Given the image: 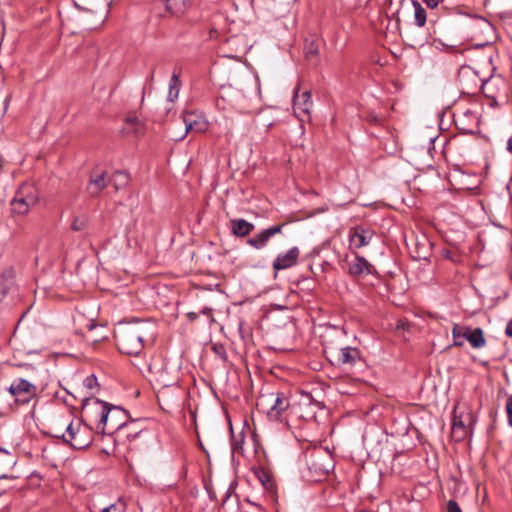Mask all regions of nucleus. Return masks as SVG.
I'll return each instance as SVG.
<instances>
[{
    "label": "nucleus",
    "mask_w": 512,
    "mask_h": 512,
    "mask_svg": "<svg viewBox=\"0 0 512 512\" xmlns=\"http://www.w3.org/2000/svg\"><path fill=\"white\" fill-rule=\"evenodd\" d=\"M258 88L256 79L244 68L231 72L228 83L219 88L217 106L239 113H251L256 109Z\"/></svg>",
    "instance_id": "1"
},
{
    "label": "nucleus",
    "mask_w": 512,
    "mask_h": 512,
    "mask_svg": "<svg viewBox=\"0 0 512 512\" xmlns=\"http://www.w3.org/2000/svg\"><path fill=\"white\" fill-rule=\"evenodd\" d=\"M150 334V325L142 320L118 323L114 330L116 346L120 353L138 356L143 348L145 338Z\"/></svg>",
    "instance_id": "2"
},
{
    "label": "nucleus",
    "mask_w": 512,
    "mask_h": 512,
    "mask_svg": "<svg viewBox=\"0 0 512 512\" xmlns=\"http://www.w3.org/2000/svg\"><path fill=\"white\" fill-rule=\"evenodd\" d=\"M94 403L100 407V411L97 412L96 420L98 422L97 429L101 430L102 434H105V427L107 424L110 425L112 432L120 431L128 426V422L132 424L135 420L130 418L128 411L120 406L111 405L100 399L94 398Z\"/></svg>",
    "instance_id": "3"
},
{
    "label": "nucleus",
    "mask_w": 512,
    "mask_h": 512,
    "mask_svg": "<svg viewBox=\"0 0 512 512\" xmlns=\"http://www.w3.org/2000/svg\"><path fill=\"white\" fill-rule=\"evenodd\" d=\"M166 376V366H163L160 370L159 378L157 379L160 388L157 391L156 397L161 409L165 412L171 413L178 405L183 391L178 385L176 379L168 380Z\"/></svg>",
    "instance_id": "4"
},
{
    "label": "nucleus",
    "mask_w": 512,
    "mask_h": 512,
    "mask_svg": "<svg viewBox=\"0 0 512 512\" xmlns=\"http://www.w3.org/2000/svg\"><path fill=\"white\" fill-rule=\"evenodd\" d=\"M38 200L39 195L36 187L31 183H23L10 202L11 214L13 216L26 215Z\"/></svg>",
    "instance_id": "5"
},
{
    "label": "nucleus",
    "mask_w": 512,
    "mask_h": 512,
    "mask_svg": "<svg viewBox=\"0 0 512 512\" xmlns=\"http://www.w3.org/2000/svg\"><path fill=\"white\" fill-rule=\"evenodd\" d=\"M61 438L72 448L81 450L92 444L94 440V432L86 423H78L74 426L71 422L66 427V433L61 434Z\"/></svg>",
    "instance_id": "6"
},
{
    "label": "nucleus",
    "mask_w": 512,
    "mask_h": 512,
    "mask_svg": "<svg viewBox=\"0 0 512 512\" xmlns=\"http://www.w3.org/2000/svg\"><path fill=\"white\" fill-rule=\"evenodd\" d=\"M466 36L472 40L473 38H480L485 36V42L479 43L481 46H489L493 44L495 36V28L490 21L482 16H470L464 25Z\"/></svg>",
    "instance_id": "7"
},
{
    "label": "nucleus",
    "mask_w": 512,
    "mask_h": 512,
    "mask_svg": "<svg viewBox=\"0 0 512 512\" xmlns=\"http://www.w3.org/2000/svg\"><path fill=\"white\" fill-rule=\"evenodd\" d=\"M307 467L313 480L320 481L333 469V459L327 451L317 449L307 457Z\"/></svg>",
    "instance_id": "8"
},
{
    "label": "nucleus",
    "mask_w": 512,
    "mask_h": 512,
    "mask_svg": "<svg viewBox=\"0 0 512 512\" xmlns=\"http://www.w3.org/2000/svg\"><path fill=\"white\" fill-rule=\"evenodd\" d=\"M7 391L20 405L28 404L37 397V386L24 378L15 379Z\"/></svg>",
    "instance_id": "9"
},
{
    "label": "nucleus",
    "mask_w": 512,
    "mask_h": 512,
    "mask_svg": "<svg viewBox=\"0 0 512 512\" xmlns=\"http://www.w3.org/2000/svg\"><path fill=\"white\" fill-rule=\"evenodd\" d=\"M458 82L464 94H475L479 91L482 78L470 66H462L458 71Z\"/></svg>",
    "instance_id": "10"
},
{
    "label": "nucleus",
    "mask_w": 512,
    "mask_h": 512,
    "mask_svg": "<svg viewBox=\"0 0 512 512\" xmlns=\"http://www.w3.org/2000/svg\"><path fill=\"white\" fill-rule=\"evenodd\" d=\"M334 358V364L338 367L352 368L363 363L360 350L351 346L340 348Z\"/></svg>",
    "instance_id": "11"
},
{
    "label": "nucleus",
    "mask_w": 512,
    "mask_h": 512,
    "mask_svg": "<svg viewBox=\"0 0 512 512\" xmlns=\"http://www.w3.org/2000/svg\"><path fill=\"white\" fill-rule=\"evenodd\" d=\"M286 223H280L261 230L247 240V244L256 250L265 248L272 237L280 234Z\"/></svg>",
    "instance_id": "12"
},
{
    "label": "nucleus",
    "mask_w": 512,
    "mask_h": 512,
    "mask_svg": "<svg viewBox=\"0 0 512 512\" xmlns=\"http://www.w3.org/2000/svg\"><path fill=\"white\" fill-rule=\"evenodd\" d=\"M348 269L347 272L352 277H362L365 275H375L377 274L374 266L367 261V259L363 256L355 254V257L347 261Z\"/></svg>",
    "instance_id": "13"
},
{
    "label": "nucleus",
    "mask_w": 512,
    "mask_h": 512,
    "mask_svg": "<svg viewBox=\"0 0 512 512\" xmlns=\"http://www.w3.org/2000/svg\"><path fill=\"white\" fill-rule=\"evenodd\" d=\"M505 87V80L501 76H491L487 79L482 78L479 91H482L485 97L495 101L500 95V90Z\"/></svg>",
    "instance_id": "14"
},
{
    "label": "nucleus",
    "mask_w": 512,
    "mask_h": 512,
    "mask_svg": "<svg viewBox=\"0 0 512 512\" xmlns=\"http://www.w3.org/2000/svg\"><path fill=\"white\" fill-rule=\"evenodd\" d=\"M373 231L363 225H358L350 229L349 242L350 246L354 248H361L367 246L372 237Z\"/></svg>",
    "instance_id": "15"
},
{
    "label": "nucleus",
    "mask_w": 512,
    "mask_h": 512,
    "mask_svg": "<svg viewBox=\"0 0 512 512\" xmlns=\"http://www.w3.org/2000/svg\"><path fill=\"white\" fill-rule=\"evenodd\" d=\"M300 255L298 247H292L285 253H280L273 260L272 267L275 271L285 270L296 265Z\"/></svg>",
    "instance_id": "16"
},
{
    "label": "nucleus",
    "mask_w": 512,
    "mask_h": 512,
    "mask_svg": "<svg viewBox=\"0 0 512 512\" xmlns=\"http://www.w3.org/2000/svg\"><path fill=\"white\" fill-rule=\"evenodd\" d=\"M290 407L289 398L282 392H275L270 421H281L283 413Z\"/></svg>",
    "instance_id": "17"
},
{
    "label": "nucleus",
    "mask_w": 512,
    "mask_h": 512,
    "mask_svg": "<svg viewBox=\"0 0 512 512\" xmlns=\"http://www.w3.org/2000/svg\"><path fill=\"white\" fill-rule=\"evenodd\" d=\"M109 184L110 182L109 177H107V172L103 171L101 173H92L87 185V191L91 197H97Z\"/></svg>",
    "instance_id": "18"
},
{
    "label": "nucleus",
    "mask_w": 512,
    "mask_h": 512,
    "mask_svg": "<svg viewBox=\"0 0 512 512\" xmlns=\"http://www.w3.org/2000/svg\"><path fill=\"white\" fill-rule=\"evenodd\" d=\"M183 121L186 133L189 131L205 132L208 129V122L202 116H197L191 112L184 115Z\"/></svg>",
    "instance_id": "19"
},
{
    "label": "nucleus",
    "mask_w": 512,
    "mask_h": 512,
    "mask_svg": "<svg viewBox=\"0 0 512 512\" xmlns=\"http://www.w3.org/2000/svg\"><path fill=\"white\" fill-rule=\"evenodd\" d=\"M293 106L295 110H299L309 115L313 106L311 92L306 90L301 95H298L297 89L293 97Z\"/></svg>",
    "instance_id": "20"
},
{
    "label": "nucleus",
    "mask_w": 512,
    "mask_h": 512,
    "mask_svg": "<svg viewBox=\"0 0 512 512\" xmlns=\"http://www.w3.org/2000/svg\"><path fill=\"white\" fill-rule=\"evenodd\" d=\"M15 282V272L12 267H6L0 273V301L7 295Z\"/></svg>",
    "instance_id": "21"
},
{
    "label": "nucleus",
    "mask_w": 512,
    "mask_h": 512,
    "mask_svg": "<svg viewBox=\"0 0 512 512\" xmlns=\"http://www.w3.org/2000/svg\"><path fill=\"white\" fill-rule=\"evenodd\" d=\"M231 233L236 237H246L248 236L254 229L255 226L253 223L246 221L245 219H231Z\"/></svg>",
    "instance_id": "22"
},
{
    "label": "nucleus",
    "mask_w": 512,
    "mask_h": 512,
    "mask_svg": "<svg viewBox=\"0 0 512 512\" xmlns=\"http://www.w3.org/2000/svg\"><path fill=\"white\" fill-rule=\"evenodd\" d=\"M275 392L261 393L256 401L258 411L267 415L270 418Z\"/></svg>",
    "instance_id": "23"
},
{
    "label": "nucleus",
    "mask_w": 512,
    "mask_h": 512,
    "mask_svg": "<svg viewBox=\"0 0 512 512\" xmlns=\"http://www.w3.org/2000/svg\"><path fill=\"white\" fill-rule=\"evenodd\" d=\"M192 0H165L166 10L172 15L180 16L186 12Z\"/></svg>",
    "instance_id": "24"
},
{
    "label": "nucleus",
    "mask_w": 512,
    "mask_h": 512,
    "mask_svg": "<svg viewBox=\"0 0 512 512\" xmlns=\"http://www.w3.org/2000/svg\"><path fill=\"white\" fill-rule=\"evenodd\" d=\"M130 176L125 171H115L109 176V182L114 187L115 191H118L128 185Z\"/></svg>",
    "instance_id": "25"
},
{
    "label": "nucleus",
    "mask_w": 512,
    "mask_h": 512,
    "mask_svg": "<svg viewBox=\"0 0 512 512\" xmlns=\"http://www.w3.org/2000/svg\"><path fill=\"white\" fill-rule=\"evenodd\" d=\"M303 51L306 59L310 61H316L319 54V40L306 39Z\"/></svg>",
    "instance_id": "26"
},
{
    "label": "nucleus",
    "mask_w": 512,
    "mask_h": 512,
    "mask_svg": "<svg viewBox=\"0 0 512 512\" xmlns=\"http://www.w3.org/2000/svg\"><path fill=\"white\" fill-rule=\"evenodd\" d=\"M412 5L414 8L415 24L419 27H423L427 20V13L418 1L412 0Z\"/></svg>",
    "instance_id": "27"
},
{
    "label": "nucleus",
    "mask_w": 512,
    "mask_h": 512,
    "mask_svg": "<svg viewBox=\"0 0 512 512\" xmlns=\"http://www.w3.org/2000/svg\"><path fill=\"white\" fill-rule=\"evenodd\" d=\"M469 343L473 348H481L485 345L486 341L484 338V333L481 328H474L473 332L469 333Z\"/></svg>",
    "instance_id": "28"
},
{
    "label": "nucleus",
    "mask_w": 512,
    "mask_h": 512,
    "mask_svg": "<svg viewBox=\"0 0 512 512\" xmlns=\"http://www.w3.org/2000/svg\"><path fill=\"white\" fill-rule=\"evenodd\" d=\"M230 430H231V433H233L232 426H230ZM243 443H244L243 431H241L238 435L232 434V436H231L232 453L233 454L237 453V454L243 455V452H244Z\"/></svg>",
    "instance_id": "29"
},
{
    "label": "nucleus",
    "mask_w": 512,
    "mask_h": 512,
    "mask_svg": "<svg viewBox=\"0 0 512 512\" xmlns=\"http://www.w3.org/2000/svg\"><path fill=\"white\" fill-rule=\"evenodd\" d=\"M461 331H463V326L459 324H454L452 328V337H453V345L457 347H461L464 344V339L462 337Z\"/></svg>",
    "instance_id": "30"
},
{
    "label": "nucleus",
    "mask_w": 512,
    "mask_h": 512,
    "mask_svg": "<svg viewBox=\"0 0 512 512\" xmlns=\"http://www.w3.org/2000/svg\"><path fill=\"white\" fill-rule=\"evenodd\" d=\"M254 473L265 488L272 486L271 477L263 468L256 469Z\"/></svg>",
    "instance_id": "31"
},
{
    "label": "nucleus",
    "mask_w": 512,
    "mask_h": 512,
    "mask_svg": "<svg viewBox=\"0 0 512 512\" xmlns=\"http://www.w3.org/2000/svg\"><path fill=\"white\" fill-rule=\"evenodd\" d=\"M125 123L127 125H131L133 127V132L135 134H139L142 132L143 125L140 122L139 118L135 115H130L125 118Z\"/></svg>",
    "instance_id": "32"
},
{
    "label": "nucleus",
    "mask_w": 512,
    "mask_h": 512,
    "mask_svg": "<svg viewBox=\"0 0 512 512\" xmlns=\"http://www.w3.org/2000/svg\"><path fill=\"white\" fill-rule=\"evenodd\" d=\"M88 226V219L86 216H79V217H75L72 224H71V229L73 231H82L84 229H86Z\"/></svg>",
    "instance_id": "33"
},
{
    "label": "nucleus",
    "mask_w": 512,
    "mask_h": 512,
    "mask_svg": "<svg viewBox=\"0 0 512 512\" xmlns=\"http://www.w3.org/2000/svg\"><path fill=\"white\" fill-rule=\"evenodd\" d=\"M126 503L122 499H118L117 502L103 508L101 512H125Z\"/></svg>",
    "instance_id": "34"
},
{
    "label": "nucleus",
    "mask_w": 512,
    "mask_h": 512,
    "mask_svg": "<svg viewBox=\"0 0 512 512\" xmlns=\"http://www.w3.org/2000/svg\"><path fill=\"white\" fill-rule=\"evenodd\" d=\"M180 73L176 72V70L173 71V74L169 81V90H179L180 87V79H179Z\"/></svg>",
    "instance_id": "35"
},
{
    "label": "nucleus",
    "mask_w": 512,
    "mask_h": 512,
    "mask_svg": "<svg viewBox=\"0 0 512 512\" xmlns=\"http://www.w3.org/2000/svg\"><path fill=\"white\" fill-rule=\"evenodd\" d=\"M83 385L85 388H87L88 390H92L93 388H95L96 386H98V380H97V377L95 375H89L87 376L84 381H83Z\"/></svg>",
    "instance_id": "36"
},
{
    "label": "nucleus",
    "mask_w": 512,
    "mask_h": 512,
    "mask_svg": "<svg viewBox=\"0 0 512 512\" xmlns=\"http://www.w3.org/2000/svg\"><path fill=\"white\" fill-rule=\"evenodd\" d=\"M505 408L508 416V425L512 427V395L508 396Z\"/></svg>",
    "instance_id": "37"
},
{
    "label": "nucleus",
    "mask_w": 512,
    "mask_h": 512,
    "mask_svg": "<svg viewBox=\"0 0 512 512\" xmlns=\"http://www.w3.org/2000/svg\"><path fill=\"white\" fill-rule=\"evenodd\" d=\"M453 432H456L458 429H461L463 432H465V426L463 421L461 420V417L454 416L453 424H452Z\"/></svg>",
    "instance_id": "38"
},
{
    "label": "nucleus",
    "mask_w": 512,
    "mask_h": 512,
    "mask_svg": "<svg viewBox=\"0 0 512 512\" xmlns=\"http://www.w3.org/2000/svg\"><path fill=\"white\" fill-rule=\"evenodd\" d=\"M446 510H447V512H462L458 503L453 499H451L447 502Z\"/></svg>",
    "instance_id": "39"
},
{
    "label": "nucleus",
    "mask_w": 512,
    "mask_h": 512,
    "mask_svg": "<svg viewBox=\"0 0 512 512\" xmlns=\"http://www.w3.org/2000/svg\"><path fill=\"white\" fill-rule=\"evenodd\" d=\"M213 350H214L215 354L218 355L222 360H226L227 354H226L224 346L214 345Z\"/></svg>",
    "instance_id": "40"
},
{
    "label": "nucleus",
    "mask_w": 512,
    "mask_h": 512,
    "mask_svg": "<svg viewBox=\"0 0 512 512\" xmlns=\"http://www.w3.org/2000/svg\"><path fill=\"white\" fill-rule=\"evenodd\" d=\"M423 3L430 9H435L442 0H422Z\"/></svg>",
    "instance_id": "41"
},
{
    "label": "nucleus",
    "mask_w": 512,
    "mask_h": 512,
    "mask_svg": "<svg viewBox=\"0 0 512 512\" xmlns=\"http://www.w3.org/2000/svg\"><path fill=\"white\" fill-rule=\"evenodd\" d=\"M396 329H402V330H408L409 329V323L406 320H398L396 324Z\"/></svg>",
    "instance_id": "42"
},
{
    "label": "nucleus",
    "mask_w": 512,
    "mask_h": 512,
    "mask_svg": "<svg viewBox=\"0 0 512 512\" xmlns=\"http://www.w3.org/2000/svg\"><path fill=\"white\" fill-rule=\"evenodd\" d=\"M473 332V329L468 326H463V331H461L462 337L464 340H467L469 342V333Z\"/></svg>",
    "instance_id": "43"
},
{
    "label": "nucleus",
    "mask_w": 512,
    "mask_h": 512,
    "mask_svg": "<svg viewBox=\"0 0 512 512\" xmlns=\"http://www.w3.org/2000/svg\"><path fill=\"white\" fill-rule=\"evenodd\" d=\"M471 41L476 48H482L483 46L479 45V43L485 42V36H480V38H473Z\"/></svg>",
    "instance_id": "44"
},
{
    "label": "nucleus",
    "mask_w": 512,
    "mask_h": 512,
    "mask_svg": "<svg viewBox=\"0 0 512 512\" xmlns=\"http://www.w3.org/2000/svg\"><path fill=\"white\" fill-rule=\"evenodd\" d=\"M505 334L512 338V318L508 321L506 328H505Z\"/></svg>",
    "instance_id": "45"
},
{
    "label": "nucleus",
    "mask_w": 512,
    "mask_h": 512,
    "mask_svg": "<svg viewBox=\"0 0 512 512\" xmlns=\"http://www.w3.org/2000/svg\"><path fill=\"white\" fill-rule=\"evenodd\" d=\"M178 94H179V90H169L168 99L170 101H174L175 99H177Z\"/></svg>",
    "instance_id": "46"
},
{
    "label": "nucleus",
    "mask_w": 512,
    "mask_h": 512,
    "mask_svg": "<svg viewBox=\"0 0 512 512\" xmlns=\"http://www.w3.org/2000/svg\"><path fill=\"white\" fill-rule=\"evenodd\" d=\"M86 322H87L86 327H87L88 331H91L96 327L94 320L91 319V320H87Z\"/></svg>",
    "instance_id": "47"
},
{
    "label": "nucleus",
    "mask_w": 512,
    "mask_h": 512,
    "mask_svg": "<svg viewBox=\"0 0 512 512\" xmlns=\"http://www.w3.org/2000/svg\"><path fill=\"white\" fill-rule=\"evenodd\" d=\"M506 149L510 154H512V135L507 140Z\"/></svg>",
    "instance_id": "48"
},
{
    "label": "nucleus",
    "mask_w": 512,
    "mask_h": 512,
    "mask_svg": "<svg viewBox=\"0 0 512 512\" xmlns=\"http://www.w3.org/2000/svg\"><path fill=\"white\" fill-rule=\"evenodd\" d=\"M188 317H189L191 320H194V319H196V318H197V314H196V313H194V312H190V313H188Z\"/></svg>",
    "instance_id": "49"
},
{
    "label": "nucleus",
    "mask_w": 512,
    "mask_h": 512,
    "mask_svg": "<svg viewBox=\"0 0 512 512\" xmlns=\"http://www.w3.org/2000/svg\"><path fill=\"white\" fill-rule=\"evenodd\" d=\"M138 434H139V431H135V433H130V432H129V433L127 434V437H128V438H130V437L135 438Z\"/></svg>",
    "instance_id": "50"
},
{
    "label": "nucleus",
    "mask_w": 512,
    "mask_h": 512,
    "mask_svg": "<svg viewBox=\"0 0 512 512\" xmlns=\"http://www.w3.org/2000/svg\"><path fill=\"white\" fill-rule=\"evenodd\" d=\"M13 366H15V367H28L29 365L28 364H23V363H18V364H13Z\"/></svg>",
    "instance_id": "51"
},
{
    "label": "nucleus",
    "mask_w": 512,
    "mask_h": 512,
    "mask_svg": "<svg viewBox=\"0 0 512 512\" xmlns=\"http://www.w3.org/2000/svg\"><path fill=\"white\" fill-rule=\"evenodd\" d=\"M393 17L396 18L397 21H399V10H397L394 14H393Z\"/></svg>",
    "instance_id": "52"
},
{
    "label": "nucleus",
    "mask_w": 512,
    "mask_h": 512,
    "mask_svg": "<svg viewBox=\"0 0 512 512\" xmlns=\"http://www.w3.org/2000/svg\"><path fill=\"white\" fill-rule=\"evenodd\" d=\"M465 116H474L473 112L470 111V110H467L465 113H464Z\"/></svg>",
    "instance_id": "53"
},
{
    "label": "nucleus",
    "mask_w": 512,
    "mask_h": 512,
    "mask_svg": "<svg viewBox=\"0 0 512 512\" xmlns=\"http://www.w3.org/2000/svg\"><path fill=\"white\" fill-rule=\"evenodd\" d=\"M75 7L81 11H84L85 9L83 7H81L80 5H78L77 3H75ZM87 11H89L88 9H86Z\"/></svg>",
    "instance_id": "54"
},
{
    "label": "nucleus",
    "mask_w": 512,
    "mask_h": 512,
    "mask_svg": "<svg viewBox=\"0 0 512 512\" xmlns=\"http://www.w3.org/2000/svg\"><path fill=\"white\" fill-rule=\"evenodd\" d=\"M88 401H90V398H85V399L83 400V406H84V407L87 405Z\"/></svg>",
    "instance_id": "55"
},
{
    "label": "nucleus",
    "mask_w": 512,
    "mask_h": 512,
    "mask_svg": "<svg viewBox=\"0 0 512 512\" xmlns=\"http://www.w3.org/2000/svg\"><path fill=\"white\" fill-rule=\"evenodd\" d=\"M53 437H61V435L57 434V432H54V434H51Z\"/></svg>",
    "instance_id": "56"
},
{
    "label": "nucleus",
    "mask_w": 512,
    "mask_h": 512,
    "mask_svg": "<svg viewBox=\"0 0 512 512\" xmlns=\"http://www.w3.org/2000/svg\"><path fill=\"white\" fill-rule=\"evenodd\" d=\"M202 313H203V314H206V313H207V309H204V310L202 311Z\"/></svg>",
    "instance_id": "57"
},
{
    "label": "nucleus",
    "mask_w": 512,
    "mask_h": 512,
    "mask_svg": "<svg viewBox=\"0 0 512 512\" xmlns=\"http://www.w3.org/2000/svg\"><path fill=\"white\" fill-rule=\"evenodd\" d=\"M390 5L392 4V0H386Z\"/></svg>",
    "instance_id": "58"
},
{
    "label": "nucleus",
    "mask_w": 512,
    "mask_h": 512,
    "mask_svg": "<svg viewBox=\"0 0 512 512\" xmlns=\"http://www.w3.org/2000/svg\"><path fill=\"white\" fill-rule=\"evenodd\" d=\"M0 451H3V449L0 447ZM4 452H6V450H4Z\"/></svg>",
    "instance_id": "59"
}]
</instances>
